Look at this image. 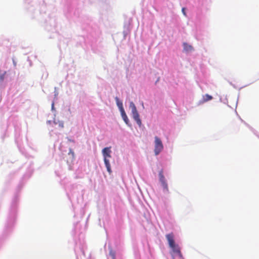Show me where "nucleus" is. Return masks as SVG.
<instances>
[{"instance_id":"obj_1","label":"nucleus","mask_w":259,"mask_h":259,"mask_svg":"<svg viewBox=\"0 0 259 259\" xmlns=\"http://www.w3.org/2000/svg\"><path fill=\"white\" fill-rule=\"evenodd\" d=\"M166 238L168 241L169 247L172 249L173 252L175 255H178L180 258H183L182 254L180 250V248L178 245L175 244L174 240V236L173 233H169L166 235Z\"/></svg>"},{"instance_id":"obj_2","label":"nucleus","mask_w":259,"mask_h":259,"mask_svg":"<svg viewBox=\"0 0 259 259\" xmlns=\"http://www.w3.org/2000/svg\"><path fill=\"white\" fill-rule=\"evenodd\" d=\"M111 147H106L104 148L102 150V154L104 156V163L105 164L106 167L107 168V171L109 172V174L111 173V166L110 164V162L108 158H110L111 157V151L110 150Z\"/></svg>"},{"instance_id":"obj_3","label":"nucleus","mask_w":259,"mask_h":259,"mask_svg":"<svg viewBox=\"0 0 259 259\" xmlns=\"http://www.w3.org/2000/svg\"><path fill=\"white\" fill-rule=\"evenodd\" d=\"M130 107L132 110V115L134 119L136 121L137 123L141 126L142 125V121L140 118V115L137 110V108L133 102L130 103Z\"/></svg>"},{"instance_id":"obj_4","label":"nucleus","mask_w":259,"mask_h":259,"mask_svg":"<svg viewBox=\"0 0 259 259\" xmlns=\"http://www.w3.org/2000/svg\"><path fill=\"white\" fill-rule=\"evenodd\" d=\"M154 139V153L156 155H157L162 151L163 145L159 138L156 136Z\"/></svg>"},{"instance_id":"obj_5","label":"nucleus","mask_w":259,"mask_h":259,"mask_svg":"<svg viewBox=\"0 0 259 259\" xmlns=\"http://www.w3.org/2000/svg\"><path fill=\"white\" fill-rule=\"evenodd\" d=\"M159 180L161 183V185L164 189H165L166 191H168V185L165 181V178L163 175L162 171H160L159 173Z\"/></svg>"},{"instance_id":"obj_6","label":"nucleus","mask_w":259,"mask_h":259,"mask_svg":"<svg viewBox=\"0 0 259 259\" xmlns=\"http://www.w3.org/2000/svg\"><path fill=\"white\" fill-rule=\"evenodd\" d=\"M184 50L185 52H189L193 50V48L192 46L188 45V44L184 42L183 43Z\"/></svg>"},{"instance_id":"obj_7","label":"nucleus","mask_w":259,"mask_h":259,"mask_svg":"<svg viewBox=\"0 0 259 259\" xmlns=\"http://www.w3.org/2000/svg\"><path fill=\"white\" fill-rule=\"evenodd\" d=\"M117 106L118 107L119 109L123 108L122 103L120 101L118 97H115V98Z\"/></svg>"},{"instance_id":"obj_8","label":"nucleus","mask_w":259,"mask_h":259,"mask_svg":"<svg viewBox=\"0 0 259 259\" xmlns=\"http://www.w3.org/2000/svg\"><path fill=\"white\" fill-rule=\"evenodd\" d=\"M212 99V97L208 94L205 95L203 97V100L204 102H207L209 100H211Z\"/></svg>"},{"instance_id":"obj_9","label":"nucleus","mask_w":259,"mask_h":259,"mask_svg":"<svg viewBox=\"0 0 259 259\" xmlns=\"http://www.w3.org/2000/svg\"><path fill=\"white\" fill-rule=\"evenodd\" d=\"M6 74V71L0 70V81H3Z\"/></svg>"},{"instance_id":"obj_10","label":"nucleus","mask_w":259,"mask_h":259,"mask_svg":"<svg viewBox=\"0 0 259 259\" xmlns=\"http://www.w3.org/2000/svg\"><path fill=\"white\" fill-rule=\"evenodd\" d=\"M123 120L126 123V124H128L129 120L126 115L122 116Z\"/></svg>"},{"instance_id":"obj_11","label":"nucleus","mask_w":259,"mask_h":259,"mask_svg":"<svg viewBox=\"0 0 259 259\" xmlns=\"http://www.w3.org/2000/svg\"><path fill=\"white\" fill-rule=\"evenodd\" d=\"M119 110L120 111L121 116H123L124 115H126L125 112V111H124V108H122L121 109H119Z\"/></svg>"},{"instance_id":"obj_12","label":"nucleus","mask_w":259,"mask_h":259,"mask_svg":"<svg viewBox=\"0 0 259 259\" xmlns=\"http://www.w3.org/2000/svg\"><path fill=\"white\" fill-rule=\"evenodd\" d=\"M182 11L183 13V14L185 15V16H186V12H185V8H183L182 9Z\"/></svg>"},{"instance_id":"obj_13","label":"nucleus","mask_w":259,"mask_h":259,"mask_svg":"<svg viewBox=\"0 0 259 259\" xmlns=\"http://www.w3.org/2000/svg\"><path fill=\"white\" fill-rule=\"evenodd\" d=\"M70 153H71L72 155H74V152L71 150H70Z\"/></svg>"}]
</instances>
